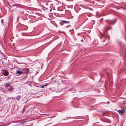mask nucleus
<instances>
[{"label": "nucleus", "mask_w": 126, "mask_h": 126, "mask_svg": "<svg viewBox=\"0 0 126 126\" xmlns=\"http://www.w3.org/2000/svg\"><path fill=\"white\" fill-rule=\"evenodd\" d=\"M5 84V88L6 91L11 93L13 92L14 88L13 86L10 85L9 82L6 83Z\"/></svg>", "instance_id": "1"}, {"label": "nucleus", "mask_w": 126, "mask_h": 126, "mask_svg": "<svg viewBox=\"0 0 126 126\" xmlns=\"http://www.w3.org/2000/svg\"><path fill=\"white\" fill-rule=\"evenodd\" d=\"M23 73H24L25 74L28 73L29 71V69L28 68H25L22 70Z\"/></svg>", "instance_id": "2"}, {"label": "nucleus", "mask_w": 126, "mask_h": 126, "mask_svg": "<svg viewBox=\"0 0 126 126\" xmlns=\"http://www.w3.org/2000/svg\"><path fill=\"white\" fill-rule=\"evenodd\" d=\"M1 71L3 72L2 74L4 76H7L8 75L9 73L6 70L4 69H3L1 70Z\"/></svg>", "instance_id": "3"}, {"label": "nucleus", "mask_w": 126, "mask_h": 126, "mask_svg": "<svg viewBox=\"0 0 126 126\" xmlns=\"http://www.w3.org/2000/svg\"><path fill=\"white\" fill-rule=\"evenodd\" d=\"M118 111L119 113L122 114L124 113L125 110L124 109L122 110H118Z\"/></svg>", "instance_id": "4"}, {"label": "nucleus", "mask_w": 126, "mask_h": 126, "mask_svg": "<svg viewBox=\"0 0 126 126\" xmlns=\"http://www.w3.org/2000/svg\"><path fill=\"white\" fill-rule=\"evenodd\" d=\"M61 22L62 23H63L65 24H68L70 22L69 21H68L65 20H61Z\"/></svg>", "instance_id": "5"}, {"label": "nucleus", "mask_w": 126, "mask_h": 126, "mask_svg": "<svg viewBox=\"0 0 126 126\" xmlns=\"http://www.w3.org/2000/svg\"><path fill=\"white\" fill-rule=\"evenodd\" d=\"M21 97V96L20 95L17 96L15 98L18 101H19Z\"/></svg>", "instance_id": "6"}, {"label": "nucleus", "mask_w": 126, "mask_h": 126, "mask_svg": "<svg viewBox=\"0 0 126 126\" xmlns=\"http://www.w3.org/2000/svg\"><path fill=\"white\" fill-rule=\"evenodd\" d=\"M16 73L19 75H21L23 73L22 71L21 72L20 71H16Z\"/></svg>", "instance_id": "7"}, {"label": "nucleus", "mask_w": 126, "mask_h": 126, "mask_svg": "<svg viewBox=\"0 0 126 126\" xmlns=\"http://www.w3.org/2000/svg\"><path fill=\"white\" fill-rule=\"evenodd\" d=\"M17 63L18 64H23L24 65H26V64L25 63H19L17 62Z\"/></svg>", "instance_id": "8"}, {"label": "nucleus", "mask_w": 126, "mask_h": 126, "mask_svg": "<svg viewBox=\"0 0 126 126\" xmlns=\"http://www.w3.org/2000/svg\"><path fill=\"white\" fill-rule=\"evenodd\" d=\"M109 24H114V23H113V21H109Z\"/></svg>", "instance_id": "9"}, {"label": "nucleus", "mask_w": 126, "mask_h": 126, "mask_svg": "<svg viewBox=\"0 0 126 126\" xmlns=\"http://www.w3.org/2000/svg\"><path fill=\"white\" fill-rule=\"evenodd\" d=\"M46 86V85H41L40 86V87L41 88H44V87L45 86Z\"/></svg>", "instance_id": "10"}, {"label": "nucleus", "mask_w": 126, "mask_h": 126, "mask_svg": "<svg viewBox=\"0 0 126 126\" xmlns=\"http://www.w3.org/2000/svg\"><path fill=\"white\" fill-rule=\"evenodd\" d=\"M71 91L72 92V93H74L75 92V91L74 90H71Z\"/></svg>", "instance_id": "11"}, {"label": "nucleus", "mask_w": 126, "mask_h": 126, "mask_svg": "<svg viewBox=\"0 0 126 126\" xmlns=\"http://www.w3.org/2000/svg\"><path fill=\"white\" fill-rule=\"evenodd\" d=\"M111 29V28L110 27H109L108 28V30H109Z\"/></svg>", "instance_id": "12"}, {"label": "nucleus", "mask_w": 126, "mask_h": 126, "mask_svg": "<svg viewBox=\"0 0 126 126\" xmlns=\"http://www.w3.org/2000/svg\"><path fill=\"white\" fill-rule=\"evenodd\" d=\"M1 22L2 24L3 23V22L2 20H1Z\"/></svg>", "instance_id": "13"}, {"label": "nucleus", "mask_w": 126, "mask_h": 126, "mask_svg": "<svg viewBox=\"0 0 126 126\" xmlns=\"http://www.w3.org/2000/svg\"><path fill=\"white\" fill-rule=\"evenodd\" d=\"M81 41L82 42V40H81Z\"/></svg>", "instance_id": "14"}, {"label": "nucleus", "mask_w": 126, "mask_h": 126, "mask_svg": "<svg viewBox=\"0 0 126 126\" xmlns=\"http://www.w3.org/2000/svg\"><path fill=\"white\" fill-rule=\"evenodd\" d=\"M9 25V24L8 23V25Z\"/></svg>", "instance_id": "15"}]
</instances>
